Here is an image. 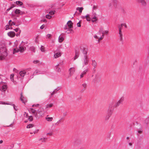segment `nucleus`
I'll return each instance as SVG.
<instances>
[{
	"label": "nucleus",
	"instance_id": "f257e3e1",
	"mask_svg": "<svg viewBox=\"0 0 149 149\" xmlns=\"http://www.w3.org/2000/svg\"><path fill=\"white\" fill-rule=\"evenodd\" d=\"M8 53L6 46L4 44L0 45V60H4L7 56Z\"/></svg>",
	"mask_w": 149,
	"mask_h": 149
},
{
	"label": "nucleus",
	"instance_id": "f03ea898",
	"mask_svg": "<svg viewBox=\"0 0 149 149\" xmlns=\"http://www.w3.org/2000/svg\"><path fill=\"white\" fill-rule=\"evenodd\" d=\"M73 27L72 23L71 20L69 21L66 24L65 26L64 29H68V33H69L72 31L73 30L71 29Z\"/></svg>",
	"mask_w": 149,
	"mask_h": 149
},
{
	"label": "nucleus",
	"instance_id": "7ed1b4c3",
	"mask_svg": "<svg viewBox=\"0 0 149 149\" xmlns=\"http://www.w3.org/2000/svg\"><path fill=\"white\" fill-rule=\"evenodd\" d=\"M44 113V110L43 109H39L37 112L35 116L37 119H39L43 116Z\"/></svg>",
	"mask_w": 149,
	"mask_h": 149
},
{
	"label": "nucleus",
	"instance_id": "20e7f679",
	"mask_svg": "<svg viewBox=\"0 0 149 149\" xmlns=\"http://www.w3.org/2000/svg\"><path fill=\"white\" fill-rule=\"evenodd\" d=\"M7 88L6 83L3 82H0V90L3 92H5Z\"/></svg>",
	"mask_w": 149,
	"mask_h": 149
},
{
	"label": "nucleus",
	"instance_id": "39448f33",
	"mask_svg": "<svg viewBox=\"0 0 149 149\" xmlns=\"http://www.w3.org/2000/svg\"><path fill=\"white\" fill-rule=\"evenodd\" d=\"M111 3H109L108 6L109 8H112V6H116L117 0H111Z\"/></svg>",
	"mask_w": 149,
	"mask_h": 149
},
{
	"label": "nucleus",
	"instance_id": "423d86ee",
	"mask_svg": "<svg viewBox=\"0 0 149 149\" xmlns=\"http://www.w3.org/2000/svg\"><path fill=\"white\" fill-rule=\"evenodd\" d=\"M83 61V66L84 65H87L88 63L89 60L88 57L85 56V57H83L82 59Z\"/></svg>",
	"mask_w": 149,
	"mask_h": 149
},
{
	"label": "nucleus",
	"instance_id": "0eeeda50",
	"mask_svg": "<svg viewBox=\"0 0 149 149\" xmlns=\"http://www.w3.org/2000/svg\"><path fill=\"white\" fill-rule=\"evenodd\" d=\"M100 78L98 75L96 74L95 78L92 80V82L94 83L100 82Z\"/></svg>",
	"mask_w": 149,
	"mask_h": 149
},
{
	"label": "nucleus",
	"instance_id": "6e6552de",
	"mask_svg": "<svg viewBox=\"0 0 149 149\" xmlns=\"http://www.w3.org/2000/svg\"><path fill=\"white\" fill-rule=\"evenodd\" d=\"M108 31L107 30L104 31H103V29L102 27H101L100 28V29L99 32H98V34H99L100 33H102V36L104 37V35L108 34Z\"/></svg>",
	"mask_w": 149,
	"mask_h": 149
},
{
	"label": "nucleus",
	"instance_id": "1a4fd4ad",
	"mask_svg": "<svg viewBox=\"0 0 149 149\" xmlns=\"http://www.w3.org/2000/svg\"><path fill=\"white\" fill-rule=\"evenodd\" d=\"M15 13L17 15H22L25 14L24 12L21 11L18 9H16L15 11Z\"/></svg>",
	"mask_w": 149,
	"mask_h": 149
},
{
	"label": "nucleus",
	"instance_id": "9d476101",
	"mask_svg": "<svg viewBox=\"0 0 149 149\" xmlns=\"http://www.w3.org/2000/svg\"><path fill=\"white\" fill-rule=\"evenodd\" d=\"M19 51L21 52H23L26 49V48L22 46V45H20L19 46Z\"/></svg>",
	"mask_w": 149,
	"mask_h": 149
},
{
	"label": "nucleus",
	"instance_id": "9b49d317",
	"mask_svg": "<svg viewBox=\"0 0 149 149\" xmlns=\"http://www.w3.org/2000/svg\"><path fill=\"white\" fill-rule=\"evenodd\" d=\"M20 99L22 102L24 104H25L27 102L26 98L24 97L22 95V93H21V97Z\"/></svg>",
	"mask_w": 149,
	"mask_h": 149
},
{
	"label": "nucleus",
	"instance_id": "f8f14e48",
	"mask_svg": "<svg viewBox=\"0 0 149 149\" xmlns=\"http://www.w3.org/2000/svg\"><path fill=\"white\" fill-rule=\"evenodd\" d=\"M8 36L11 38H13L15 36V33L14 32L11 31L8 32L7 33Z\"/></svg>",
	"mask_w": 149,
	"mask_h": 149
},
{
	"label": "nucleus",
	"instance_id": "ddd939ff",
	"mask_svg": "<svg viewBox=\"0 0 149 149\" xmlns=\"http://www.w3.org/2000/svg\"><path fill=\"white\" fill-rule=\"evenodd\" d=\"M75 71V69L74 68H71L69 69L70 72L69 74L71 76L74 73Z\"/></svg>",
	"mask_w": 149,
	"mask_h": 149
},
{
	"label": "nucleus",
	"instance_id": "4468645a",
	"mask_svg": "<svg viewBox=\"0 0 149 149\" xmlns=\"http://www.w3.org/2000/svg\"><path fill=\"white\" fill-rule=\"evenodd\" d=\"M88 71V69H87L84 70L83 72H82L80 75V78H83L84 76L86 74L87 72Z\"/></svg>",
	"mask_w": 149,
	"mask_h": 149
},
{
	"label": "nucleus",
	"instance_id": "2eb2a0df",
	"mask_svg": "<svg viewBox=\"0 0 149 149\" xmlns=\"http://www.w3.org/2000/svg\"><path fill=\"white\" fill-rule=\"evenodd\" d=\"M92 64L93 67H94L93 70L95 71V68L97 66V63L96 62L95 60H92Z\"/></svg>",
	"mask_w": 149,
	"mask_h": 149
},
{
	"label": "nucleus",
	"instance_id": "dca6fc26",
	"mask_svg": "<svg viewBox=\"0 0 149 149\" xmlns=\"http://www.w3.org/2000/svg\"><path fill=\"white\" fill-rule=\"evenodd\" d=\"M82 52L83 54V57H85V56L87 57V51L86 49L83 48L82 50Z\"/></svg>",
	"mask_w": 149,
	"mask_h": 149
},
{
	"label": "nucleus",
	"instance_id": "f3484780",
	"mask_svg": "<svg viewBox=\"0 0 149 149\" xmlns=\"http://www.w3.org/2000/svg\"><path fill=\"white\" fill-rule=\"evenodd\" d=\"M61 53L60 52H59L56 53L54 54V56L55 58H57L60 57L61 56Z\"/></svg>",
	"mask_w": 149,
	"mask_h": 149
},
{
	"label": "nucleus",
	"instance_id": "a211bd4d",
	"mask_svg": "<svg viewBox=\"0 0 149 149\" xmlns=\"http://www.w3.org/2000/svg\"><path fill=\"white\" fill-rule=\"evenodd\" d=\"M118 34L119 35V38L121 41H122L123 40V34L122 32V30H119Z\"/></svg>",
	"mask_w": 149,
	"mask_h": 149
},
{
	"label": "nucleus",
	"instance_id": "6ab92c4d",
	"mask_svg": "<svg viewBox=\"0 0 149 149\" xmlns=\"http://www.w3.org/2000/svg\"><path fill=\"white\" fill-rule=\"evenodd\" d=\"M26 73V72L25 70L21 71L19 73L20 75L22 77H24Z\"/></svg>",
	"mask_w": 149,
	"mask_h": 149
},
{
	"label": "nucleus",
	"instance_id": "aec40b11",
	"mask_svg": "<svg viewBox=\"0 0 149 149\" xmlns=\"http://www.w3.org/2000/svg\"><path fill=\"white\" fill-rule=\"evenodd\" d=\"M53 105V104L52 103H49L47 104L45 107L46 109H49L52 107Z\"/></svg>",
	"mask_w": 149,
	"mask_h": 149
},
{
	"label": "nucleus",
	"instance_id": "412c9836",
	"mask_svg": "<svg viewBox=\"0 0 149 149\" xmlns=\"http://www.w3.org/2000/svg\"><path fill=\"white\" fill-rule=\"evenodd\" d=\"M79 56V51L77 50L75 51V54L74 58V60H75L78 58Z\"/></svg>",
	"mask_w": 149,
	"mask_h": 149
},
{
	"label": "nucleus",
	"instance_id": "4be33fe9",
	"mask_svg": "<svg viewBox=\"0 0 149 149\" xmlns=\"http://www.w3.org/2000/svg\"><path fill=\"white\" fill-rule=\"evenodd\" d=\"M60 88L59 87H58L56 89H55L51 93V95L52 96L55 93H56L58 91Z\"/></svg>",
	"mask_w": 149,
	"mask_h": 149
},
{
	"label": "nucleus",
	"instance_id": "5701e85b",
	"mask_svg": "<svg viewBox=\"0 0 149 149\" xmlns=\"http://www.w3.org/2000/svg\"><path fill=\"white\" fill-rule=\"evenodd\" d=\"M115 107L114 105V102H112L110 103L109 104V108L111 109H113V107Z\"/></svg>",
	"mask_w": 149,
	"mask_h": 149
},
{
	"label": "nucleus",
	"instance_id": "b1692460",
	"mask_svg": "<svg viewBox=\"0 0 149 149\" xmlns=\"http://www.w3.org/2000/svg\"><path fill=\"white\" fill-rule=\"evenodd\" d=\"M113 111V109H111L108 108L107 111V114L110 115H111Z\"/></svg>",
	"mask_w": 149,
	"mask_h": 149
},
{
	"label": "nucleus",
	"instance_id": "393cba45",
	"mask_svg": "<svg viewBox=\"0 0 149 149\" xmlns=\"http://www.w3.org/2000/svg\"><path fill=\"white\" fill-rule=\"evenodd\" d=\"M140 3L143 6H145L146 5V3L145 0H140Z\"/></svg>",
	"mask_w": 149,
	"mask_h": 149
},
{
	"label": "nucleus",
	"instance_id": "a878e982",
	"mask_svg": "<svg viewBox=\"0 0 149 149\" xmlns=\"http://www.w3.org/2000/svg\"><path fill=\"white\" fill-rule=\"evenodd\" d=\"M64 40L63 38L60 36L58 38V41L59 42L61 43Z\"/></svg>",
	"mask_w": 149,
	"mask_h": 149
},
{
	"label": "nucleus",
	"instance_id": "bb28decb",
	"mask_svg": "<svg viewBox=\"0 0 149 149\" xmlns=\"http://www.w3.org/2000/svg\"><path fill=\"white\" fill-rule=\"evenodd\" d=\"M121 103L118 100L117 102H116L115 104L114 105V106L115 107H116L118 106H119Z\"/></svg>",
	"mask_w": 149,
	"mask_h": 149
},
{
	"label": "nucleus",
	"instance_id": "cd10ccee",
	"mask_svg": "<svg viewBox=\"0 0 149 149\" xmlns=\"http://www.w3.org/2000/svg\"><path fill=\"white\" fill-rule=\"evenodd\" d=\"M15 3L17 5L19 6H21L23 4V3L20 1H16Z\"/></svg>",
	"mask_w": 149,
	"mask_h": 149
},
{
	"label": "nucleus",
	"instance_id": "c85d7f7f",
	"mask_svg": "<svg viewBox=\"0 0 149 149\" xmlns=\"http://www.w3.org/2000/svg\"><path fill=\"white\" fill-rule=\"evenodd\" d=\"M39 72H40V71L38 70H36L33 73V75H32L31 76H30V77L31 78H33V77L34 74H36L37 73H39Z\"/></svg>",
	"mask_w": 149,
	"mask_h": 149
},
{
	"label": "nucleus",
	"instance_id": "c756f323",
	"mask_svg": "<svg viewBox=\"0 0 149 149\" xmlns=\"http://www.w3.org/2000/svg\"><path fill=\"white\" fill-rule=\"evenodd\" d=\"M8 24L10 26H12L13 25H15V24L14 22H12L11 20H10L9 21Z\"/></svg>",
	"mask_w": 149,
	"mask_h": 149
},
{
	"label": "nucleus",
	"instance_id": "7c9ffc66",
	"mask_svg": "<svg viewBox=\"0 0 149 149\" xmlns=\"http://www.w3.org/2000/svg\"><path fill=\"white\" fill-rule=\"evenodd\" d=\"M83 9V7H77L76 8V10H78L79 12L80 13H81L82 10Z\"/></svg>",
	"mask_w": 149,
	"mask_h": 149
},
{
	"label": "nucleus",
	"instance_id": "2f4dec72",
	"mask_svg": "<svg viewBox=\"0 0 149 149\" xmlns=\"http://www.w3.org/2000/svg\"><path fill=\"white\" fill-rule=\"evenodd\" d=\"M86 20L88 21H90L91 20V18L89 17V15L88 14H87L86 16Z\"/></svg>",
	"mask_w": 149,
	"mask_h": 149
},
{
	"label": "nucleus",
	"instance_id": "473e14b6",
	"mask_svg": "<svg viewBox=\"0 0 149 149\" xmlns=\"http://www.w3.org/2000/svg\"><path fill=\"white\" fill-rule=\"evenodd\" d=\"M59 66V64H58L56 65V70L58 72H61V70L60 68L58 67V66Z\"/></svg>",
	"mask_w": 149,
	"mask_h": 149
},
{
	"label": "nucleus",
	"instance_id": "72a5a7b5",
	"mask_svg": "<svg viewBox=\"0 0 149 149\" xmlns=\"http://www.w3.org/2000/svg\"><path fill=\"white\" fill-rule=\"evenodd\" d=\"M13 144H12L10 145H8L7 147V149H11L13 148Z\"/></svg>",
	"mask_w": 149,
	"mask_h": 149
},
{
	"label": "nucleus",
	"instance_id": "f704fd0d",
	"mask_svg": "<svg viewBox=\"0 0 149 149\" xmlns=\"http://www.w3.org/2000/svg\"><path fill=\"white\" fill-rule=\"evenodd\" d=\"M46 138H44V137H43L42 138H40L39 139V141H41L42 142H45L46 141Z\"/></svg>",
	"mask_w": 149,
	"mask_h": 149
},
{
	"label": "nucleus",
	"instance_id": "c9c22d12",
	"mask_svg": "<svg viewBox=\"0 0 149 149\" xmlns=\"http://www.w3.org/2000/svg\"><path fill=\"white\" fill-rule=\"evenodd\" d=\"M40 49L42 52H44L45 51L44 47L42 45L41 46Z\"/></svg>",
	"mask_w": 149,
	"mask_h": 149
},
{
	"label": "nucleus",
	"instance_id": "e433bc0d",
	"mask_svg": "<svg viewBox=\"0 0 149 149\" xmlns=\"http://www.w3.org/2000/svg\"><path fill=\"white\" fill-rule=\"evenodd\" d=\"M52 117H46V119L48 121H51L53 120Z\"/></svg>",
	"mask_w": 149,
	"mask_h": 149
},
{
	"label": "nucleus",
	"instance_id": "4c0bfd02",
	"mask_svg": "<svg viewBox=\"0 0 149 149\" xmlns=\"http://www.w3.org/2000/svg\"><path fill=\"white\" fill-rule=\"evenodd\" d=\"M34 125L33 124H29L26 127L27 128H30L32 127Z\"/></svg>",
	"mask_w": 149,
	"mask_h": 149
},
{
	"label": "nucleus",
	"instance_id": "58836bf2",
	"mask_svg": "<svg viewBox=\"0 0 149 149\" xmlns=\"http://www.w3.org/2000/svg\"><path fill=\"white\" fill-rule=\"evenodd\" d=\"M97 19L96 16H94L93 17L92 19V21L93 22H94L97 20Z\"/></svg>",
	"mask_w": 149,
	"mask_h": 149
},
{
	"label": "nucleus",
	"instance_id": "ea45409f",
	"mask_svg": "<svg viewBox=\"0 0 149 149\" xmlns=\"http://www.w3.org/2000/svg\"><path fill=\"white\" fill-rule=\"evenodd\" d=\"M111 116V115L107 113V115L105 116V119L106 120H108Z\"/></svg>",
	"mask_w": 149,
	"mask_h": 149
},
{
	"label": "nucleus",
	"instance_id": "a19ab883",
	"mask_svg": "<svg viewBox=\"0 0 149 149\" xmlns=\"http://www.w3.org/2000/svg\"><path fill=\"white\" fill-rule=\"evenodd\" d=\"M55 12H56V11L55 10H54V11L52 10V11L49 12V14L50 15H53L54 14Z\"/></svg>",
	"mask_w": 149,
	"mask_h": 149
},
{
	"label": "nucleus",
	"instance_id": "79ce46f5",
	"mask_svg": "<svg viewBox=\"0 0 149 149\" xmlns=\"http://www.w3.org/2000/svg\"><path fill=\"white\" fill-rule=\"evenodd\" d=\"M19 51V49H14L13 50V54H14L15 53Z\"/></svg>",
	"mask_w": 149,
	"mask_h": 149
},
{
	"label": "nucleus",
	"instance_id": "37998d69",
	"mask_svg": "<svg viewBox=\"0 0 149 149\" xmlns=\"http://www.w3.org/2000/svg\"><path fill=\"white\" fill-rule=\"evenodd\" d=\"M124 97L123 96L121 97L119 101L121 103H122L123 101L124 100Z\"/></svg>",
	"mask_w": 149,
	"mask_h": 149
},
{
	"label": "nucleus",
	"instance_id": "c03bdc74",
	"mask_svg": "<svg viewBox=\"0 0 149 149\" xmlns=\"http://www.w3.org/2000/svg\"><path fill=\"white\" fill-rule=\"evenodd\" d=\"M28 119V120L30 121H33V117H32V116H29V117Z\"/></svg>",
	"mask_w": 149,
	"mask_h": 149
},
{
	"label": "nucleus",
	"instance_id": "a18cd8bd",
	"mask_svg": "<svg viewBox=\"0 0 149 149\" xmlns=\"http://www.w3.org/2000/svg\"><path fill=\"white\" fill-rule=\"evenodd\" d=\"M46 17L47 19H50L52 17V16L49 14H47L46 15Z\"/></svg>",
	"mask_w": 149,
	"mask_h": 149
},
{
	"label": "nucleus",
	"instance_id": "49530a36",
	"mask_svg": "<svg viewBox=\"0 0 149 149\" xmlns=\"http://www.w3.org/2000/svg\"><path fill=\"white\" fill-rule=\"evenodd\" d=\"M0 104H9L7 103H5V102L3 101H0Z\"/></svg>",
	"mask_w": 149,
	"mask_h": 149
},
{
	"label": "nucleus",
	"instance_id": "de8ad7c7",
	"mask_svg": "<svg viewBox=\"0 0 149 149\" xmlns=\"http://www.w3.org/2000/svg\"><path fill=\"white\" fill-rule=\"evenodd\" d=\"M31 112H32L33 114H35L36 112V111L34 109H31L30 110Z\"/></svg>",
	"mask_w": 149,
	"mask_h": 149
},
{
	"label": "nucleus",
	"instance_id": "09e8293b",
	"mask_svg": "<svg viewBox=\"0 0 149 149\" xmlns=\"http://www.w3.org/2000/svg\"><path fill=\"white\" fill-rule=\"evenodd\" d=\"M62 119V118H61L60 120L58 121L55 124V125H57L58 124L60 123L61 122V120Z\"/></svg>",
	"mask_w": 149,
	"mask_h": 149
},
{
	"label": "nucleus",
	"instance_id": "8fccbe9b",
	"mask_svg": "<svg viewBox=\"0 0 149 149\" xmlns=\"http://www.w3.org/2000/svg\"><path fill=\"white\" fill-rule=\"evenodd\" d=\"M82 86L84 88H85L87 86V84L86 83H84L82 84Z\"/></svg>",
	"mask_w": 149,
	"mask_h": 149
},
{
	"label": "nucleus",
	"instance_id": "3c124183",
	"mask_svg": "<svg viewBox=\"0 0 149 149\" xmlns=\"http://www.w3.org/2000/svg\"><path fill=\"white\" fill-rule=\"evenodd\" d=\"M14 30L15 31V32H19V30H21L19 28H16L14 29Z\"/></svg>",
	"mask_w": 149,
	"mask_h": 149
},
{
	"label": "nucleus",
	"instance_id": "603ef678",
	"mask_svg": "<svg viewBox=\"0 0 149 149\" xmlns=\"http://www.w3.org/2000/svg\"><path fill=\"white\" fill-rule=\"evenodd\" d=\"M14 7V6H11L10 8H8L7 9V11H9L11 9L13 8Z\"/></svg>",
	"mask_w": 149,
	"mask_h": 149
},
{
	"label": "nucleus",
	"instance_id": "864d4df0",
	"mask_svg": "<svg viewBox=\"0 0 149 149\" xmlns=\"http://www.w3.org/2000/svg\"><path fill=\"white\" fill-rule=\"evenodd\" d=\"M31 50L33 52H35V48L34 47H31Z\"/></svg>",
	"mask_w": 149,
	"mask_h": 149
},
{
	"label": "nucleus",
	"instance_id": "5fc2aeb1",
	"mask_svg": "<svg viewBox=\"0 0 149 149\" xmlns=\"http://www.w3.org/2000/svg\"><path fill=\"white\" fill-rule=\"evenodd\" d=\"M21 31L19 30V31L18 32V33L16 34V35L17 37H18V36H19L20 34L21 33Z\"/></svg>",
	"mask_w": 149,
	"mask_h": 149
},
{
	"label": "nucleus",
	"instance_id": "6e6d98bb",
	"mask_svg": "<svg viewBox=\"0 0 149 149\" xmlns=\"http://www.w3.org/2000/svg\"><path fill=\"white\" fill-rule=\"evenodd\" d=\"M39 62V61L38 60H34L33 61V63H34L36 64Z\"/></svg>",
	"mask_w": 149,
	"mask_h": 149
},
{
	"label": "nucleus",
	"instance_id": "4d7b16f0",
	"mask_svg": "<svg viewBox=\"0 0 149 149\" xmlns=\"http://www.w3.org/2000/svg\"><path fill=\"white\" fill-rule=\"evenodd\" d=\"M118 28L119 30H122V27L120 26V25H118Z\"/></svg>",
	"mask_w": 149,
	"mask_h": 149
},
{
	"label": "nucleus",
	"instance_id": "13d9d810",
	"mask_svg": "<svg viewBox=\"0 0 149 149\" xmlns=\"http://www.w3.org/2000/svg\"><path fill=\"white\" fill-rule=\"evenodd\" d=\"M28 70V71L26 72L27 74H29L32 73V72L30 70V69H29Z\"/></svg>",
	"mask_w": 149,
	"mask_h": 149
},
{
	"label": "nucleus",
	"instance_id": "bf43d9fd",
	"mask_svg": "<svg viewBox=\"0 0 149 149\" xmlns=\"http://www.w3.org/2000/svg\"><path fill=\"white\" fill-rule=\"evenodd\" d=\"M6 30L10 29V28L9 27V25H6Z\"/></svg>",
	"mask_w": 149,
	"mask_h": 149
},
{
	"label": "nucleus",
	"instance_id": "052dcab7",
	"mask_svg": "<svg viewBox=\"0 0 149 149\" xmlns=\"http://www.w3.org/2000/svg\"><path fill=\"white\" fill-rule=\"evenodd\" d=\"M45 26V25L43 24L40 27V28L41 29H43L44 28Z\"/></svg>",
	"mask_w": 149,
	"mask_h": 149
},
{
	"label": "nucleus",
	"instance_id": "680f3d73",
	"mask_svg": "<svg viewBox=\"0 0 149 149\" xmlns=\"http://www.w3.org/2000/svg\"><path fill=\"white\" fill-rule=\"evenodd\" d=\"M24 116L26 117H27L28 116V114L27 113H26V112H24Z\"/></svg>",
	"mask_w": 149,
	"mask_h": 149
},
{
	"label": "nucleus",
	"instance_id": "e2e57ef3",
	"mask_svg": "<svg viewBox=\"0 0 149 149\" xmlns=\"http://www.w3.org/2000/svg\"><path fill=\"white\" fill-rule=\"evenodd\" d=\"M103 37H104L102 36V37H100L99 38H98V42H100V40H102L103 39Z\"/></svg>",
	"mask_w": 149,
	"mask_h": 149
},
{
	"label": "nucleus",
	"instance_id": "0e129e2a",
	"mask_svg": "<svg viewBox=\"0 0 149 149\" xmlns=\"http://www.w3.org/2000/svg\"><path fill=\"white\" fill-rule=\"evenodd\" d=\"M53 133L52 132L48 133L47 134V135H49V136H52V135Z\"/></svg>",
	"mask_w": 149,
	"mask_h": 149
},
{
	"label": "nucleus",
	"instance_id": "69168bd1",
	"mask_svg": "<svg viewBox=\"0 0 149 149\" xmlns=\"http://www.w3.org/2000/svg\"><path fill=\"white\" fill-rule=\"evenodd\" d=\"M80 21L78 22L77 24V26L79 27H80L81 26V24H80Z\"/></svg>",
	"mask_w": 149,
	"mask_h": 149
},
{
	"label": "nucleus",
	"instance_id": "338daca9",
	"mask_svg": "<svg viewBox=\"0 0 149 149\" xmlns=\"http://www.w3.org/2000/svg\"><path fill=\"white\" fill-rule=\"evenodd\" d=\"M51 36V35L50 34H48L47 35V38H49Z\"/></svg>",
	"mask_w": 149,
	"mask_h": 149
},
{
	"label": "nucleus",
	"instance_id": "774afa93",
	"mask_svg": "<svg viewBox=\"0 0 149 149\" xmlns=\"http://www.w3.org/2000/svg\"><path fill=\"white\" fill-rule=\"evenodd\" d=\"M14 76V74H11L10 76V78L12 79V78H13Z\"/></svg>",
	"mask_w": 149,
	"mask_h": 149
}]
</instances>
